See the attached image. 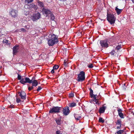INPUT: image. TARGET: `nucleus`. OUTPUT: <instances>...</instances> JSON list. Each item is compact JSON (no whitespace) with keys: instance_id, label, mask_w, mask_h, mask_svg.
<instances>
[{"instance_id":"obj_1","label":"nucleus","mask_w":134,"mask_h":134,"mask_svg":"<svg viewBox=\"0 0 134 134\" xmlns=\"http://www.w3.org/2000/svg\"><path fill=\"white\" fill-rule=\"evenodd\" d=\"M50 39L48 41V44L49 46H52L55 43H57L58 42V37L54 34L50 35Z\"/></svg>"},{"instance_id":"obj_2","label":"nucleus","mask_w":134,"mask_h":134,"mask_svg":"<svg viewBox=\"0 0 134 134\" xmlns=\"http://www.w3.org/2000/svg\"><path fill=\"white\" fill-rule=\"evenodd\" d=\"M107 20L111 24H114L115 22V18L113 14L108 13L107 14Z\"/></svg>"},{"instance_id":"obj_3","label":"nucleus","mask_w":134,"mask_h":134,"mask_svg":"<svg viewBox=\"0 0 134 134\" xmlns=\"http://www.w3.org/2000/svg\"><path fill=\"white\" fill-rule=\"evenodd\" d=\"M85 79V72L83 71H81L77 75V80L79 82H82Z\"/></svg>"},{"instance_id":"obj_4","label":"nucleus","mask_w":134,"mask_h":134,"mask_svg":"<svg viewBox=\"0 0 134 134\" xmlns=\"http://www.w3.org/2000/svg\"><path fill=\"white\" fill-rule=\"evenodd\" d=\"M61 107H54L50 109L49 111V113H59Z\"/></svg>"},{"instance_id":"obj_5","label":"nucleus","mask_w":134,"mask_h":134,"mask_svg":"<svg viewBox=\"0 0 134 134\" xmlns=\"http://www.w3.org/2000/svg\"><path fill=\"white\" fill-rule=\"evenodd\" d=\"M31 81L30 80L28 77H26L25 79H24L22 77V79L20 80V82L22 84H24L26 83H31Z\"/></svg>"},{"instance_id":"obj_6","label":"nucleus","mask_w":134,"mask_h":134,"mask_svg":"<svg viewBox=\"0 0 134 134\" xmlns=\"http://www.w3.org/2000/svg\"><path fill=\"white\" fill-rule=\"evenodd\" d=\"M12 17L15 18L17 17L18 15V11L14 9H12L10 12L9 13Z\"/></svg>"},{"instance_id":"obj_7","label":"nucleus","mask_w":134,"mask_h":134,"mask_svg":"<svg viewBox=\"0 0 134 134\" xmlns=\"http://www.w3.org/2000/svg\"><path fill=\"white\" fill-rule=\"evenodd\" d=\"M100 44L102 47L107 48L108 46L107 40H105L100 41Z\"/></svg>"},{"instance_id":"obj_8","label":"nucleus","mask_w":134,"mask_h":134,"mask_svg":"<svg viewBox=\"0 0 134 134\" xmlns=\"http://www.w3.org/2000/svg\"><path fill=\"white\" fill-rule=\"evenodd\" d=\"M18 94L20 97L21 99L25 100L26 97V94L24 92L21 91L18 92Z\"/></svg>"},{"instance_id":"obj_9","label":"nucleus","mask_w":134,"mask_h":134,"mask_svg":"<svg viewBox=\"0 0 134 134\" xmlns=\"http://www.w3.org/2000/svg\"><path fill=\"white\" fill-rule=\"evenodd\" d=\"M63 114L65 115H68L70 113L69 108L68 106L64 108L63 110Z\"/></svg>"},{"instance_id":"obj_10","label":"nucleus","mask_w":134,"mask_h":134,"mask_svg":"<svg viewBox=\"0 0 134 134\" xmlns=\"http://www.w3.org/2000/svg\"><path fill=\"white\" fill-rule=\"evenodd\" d=\"M42 12L43 14L46 15V16H49L52 13L50 11L47 9L43 8L42 9Z\"/></svg>"},{"instance_id":"obj_11","label":"nucleus","mask_w":134,"mask_h":134,"mask_svg":"<svg viewBox=\"0 0 134 134\" xmlns=\"http://www.w3.org/2000/svg\"><path fill=\"white\" fill-rule=\"evenodd\" d=\"M116 123L118 125V126L116 127V129L118 130L120 129L121 125V119L118 120L117 122H116Z\"/></svg>"},{"instance_id":"obj_12","label":"nucleus","mask_w":134,"mask_h":134,"mask_svg":"<svg viewBox=\"0 0 134 134\" xmlns=\"http://www.w3.org/2000/svg\"><path fill=\"white\" fill-rule=\"evenodd\" d=\"M117 111L118 112V115L121 118H124V115L122 113V110H121V109L118 108Z\"/></svg>"},{"instance_id":"obj_13","label":"nucleus","mask_w":134,"mask_h":134,"mask_svg":"<svg viewBox=\"0 0 134 134\" xmlns=\"http://www.w3.org/2000/svg\"><path fill=\"white\" fill-rule=\"evenodd\" d=\"M19 48L18 46H15L13 47V53L14 54H15L18 52Z\"/></svg>"},{"instance_id":"obj_14","label":"nucleus","mask_w":134,"mask_h":134,"mask_svg":"<svg viewBox=\"0 0 134 134\" xmlns=\"http://www.w3.org/2000/svg\"><path fill=\"white\" fill-rule=\"evenodd\" d=\"M30 81H31L32 82L31 83H32V86L33 87H36L37 85L38 84V83L36 80H34L33 81L32 80H30Z\"/></svg>"},{"instance_id":"obj_15","label":"nucleus","mask_w":134,"mask_h":134,"mask_svg":"<svg viewBox=\"0 0 134 134\" xmlns=\"http://www.w3.org/2000/svg\"><path fill=\"white\" fill-rule=\"evenodd\" d=\"M105 109L106 107L105 106H103L102 107L100 108L99 110V112L100 113H104Z\"/></svg>"},{"instance_id":"obj_16","label":"nucleus","mask_w":134,"mask_h":134,"mask_svg":"<svg viewBox=\"0 0 134 134\" xmlns=\"http://www.w3.org/2000/svg\"><path fill=\"white\" fill-rule=\"evenodd\" d=\"M115 10L116 12L118 14H119L122 11V9H118L117 7H116Z\"/></svg>"},{"instance_id":"obj_17","label":"nucleus","mask_w":134,"mask_h":134,"mask_svg":"<svg viewBox=\"0 0 134 134\" xmlns=\"http://www.w3.org/2000/svg\"><path fill=\"white\" fill-rule=\"evenodd\" d=\"M40 17V14L39 13H37L35 16V20H37L39 19Z\"/></svg>"},{"instance_id":"obj_18","label":"nucleus","mask_w":134,"mask_h":134,"mask_svg":"<svg viewBox=\"0 0 134 134\" xmlns=\"http://www.w3.org/2000/svg\"><path fill=\"white\" fill-rule=\"evenodd\" d=\"M75 119L77 120H79L81 118V116L78 115L77 114H75L74 115Z\"/></svg>"},{"instance_id":"obj_19","label":"nucleus","mask_w":134,"mask_h":134,"mask_svg":"<svg viewBox=\"0 0 134 134\" xmlns=\"http://www.w3.org/2000/svg\"><path fill=\"white\" fill-rule=\"evenodd\" d=\"M76 105V103L74 102L72 103H69V106L70 107H74Z\"/></svg>"},{"instance_id":"obj_20","label":"nucleus","mask_w":134,"mask_h":134,"mask_svg":"<svg viewBox=\"0 0 134 134\" xmlns=\"http://www.w3.org/2000/svg\"><path fill=\"white\" fill-rule=\"evenodd\" d=\"M124 132V130H120L117 131L115 134H116V133H117V134H122Z\"/></svg>"},{"instance_id":"obj_21","label":"nucleus","mask_w":134,"mask_h":134,"mask_svg":"<svg viewBox=\"0 0 134 134\" xmlns=\"http://www.w3.org/2000/svg\"><path fill=\"white\" fill-rule=\"evenodd\" d=\"M38 5L40 7H43L44 6V5L43 3L39 1L38 2Z\"/></svg>"},{"instance_id":"obj_22","label":"nucleus","mask_w":134,"mask_h":134,"mask_svg":"<svg viewBox=\"0 0 134 134\" xmlns=\"http://www.w3.org/2000/svg\"><path fill=\"white\" fill-rule=\"evenodd\" d=\"M57 124L58 125H60L61 123V119H57L55 120Z\"/></svg>"},{"instance_id":"obj_23","label":"nucleus","mask_w":134,"mask_h":134,"mask_svg":"<svg viewBox=\"0 0 134 134\" xmlns=\"http://www.w3.org/2000/svg\"><path fill=\"white\" fill-rule=\"evenodd\" d=\"M126 83H124L123 86L122 87V90L123 91H125L126 90Z\"/></svg>"},{"instance_id":"obj_24","label":"nucleus","mask_w":134,"mask_h":134,"mask_svg":"<svg viewBox=\"0 0 134 134\" xmlns=\"http://www.w3.org/2000/svg\"><path fill=\"white\" fill-rule=\"evenodd\" d=\"M3 43H5L6 44L8 45L9 43V41L6 39H4L3 41Z\"/></svg>"},{"instance_id":"obj_25","label":"nucleus","mask_w":134,"mask_h":134,"mask_svg":"<svg viewBox=\"0 0 134 134\" xmlns=\"http://www.w3.org/2000/svg\"><path fill=\"white\" fill-rule=\"evenodd\" d=\"M99 122L103 123L104 122V120L102 118L100 117L99 118Z\"/></svg>"},{"instance_id":"obj_26","label":"nucleus","mask_w":134,"mask_h":134,"mask_svg":"<svg viewBox=\"0 0 134 134\" xmlns=\"http://www.w3.org/2000/svg\"><path fill=\"white\" fill-rule=\"evenodd\" d=\"M90 94L91 97L92 98L93 96V91L91 88H90Z\"/></svg>"},{"instance_id":"obj_27","label":"nucleus","mask_w":134,"mask_h":134,"mask_svg":"<svg viewBox=\"0 0 134 134\" xmlns=\"http://www.w3.org/2000/svg\"><path fill=\"white\" fill-rule=\"evenodd\" d=\"M121 48V45L120 44H119L116 47V49L117 51H119V49Z\"/></svg>"},{"instance_id":"obj_28","label":"nucleus","mask_w":134,"mask_h":134,"mask_svg":"<svg viewBox=\"0 0 134 134\" xmlns=\"http://www.w3.org/2000/svg\"><path fill=\"white\" fill-rule=\"evenodd\" d=\"M49 16H51V19L52 20H53L55 19V17L51 13Z\"/></svg>"},{"instance_id":"obj_29","label":"nucleus","mask_w":134,"mask_h":134,"mask_svg":"<svg viewBox=\"0 0 134 134\" xmlns=\"http://www.w3.org/2000/svg\"><path fill=\"white\" fill-rule=\"evenodd\" d=\"M33 0H25V2L27 3H29L32 2Z\"/></svg>"},{"instance_id":"obj_30","label":"nucleus","mask_w":134,"mask_h":134,"mask_svg":"<svg viewBox=\"0 0 134 134\" xmlns=\"http://www.w3.org/2000/svg\"><path fill=\"white\" fill-rule=\"evenodd\" d=\"M59 67L58 65H55L53 66V68L54 69L57 70L58 69Z\"/></svg>"},{"instance_id":"obj_31","label":"nucleus","mask_w":134,"mask_h":134,"mask_svg":"<svg viewBox=\"0 0 134 134\" xmlns=\"http://www.w3.org/2000/svg\"><path fill=\"white\" fill-rule=\"evenodd\" d=\"M55 134H62V133L61 131L58 130L56 132Z\"/></svg>"},{"instance_id":"obj_32","label":"nucleus","mask_w":134,"mask_h":134,"mask_svg":"<svg viewBox=\"0 0 134 134\" xmlns=\"http://www.w3.org/2000/svg\"><path fill=\"white\" fill-rule=\"evenodd\" d=\"M87 66L90 68H91L93 67V64H90L88 65Z\"/></svg>"},{"instance_id":"obj_33","label":"nucleus","mask_w":134,"mask_h":134,"mask_svg":"<svg viewBox=\"0 0 134 134\" xmlns=\"http://www.w3.org/2000/svg\"><path fill=\"white\" fill-rule=\"evenodd\" d=\"M115 53V51L113 50L111 52H110V53L111 55H114V54Z\"/></svg>"},{"instance_id":"obj_34","label":"nucleus","mask_w":134,"mask_h":134,"mask_svg":"<svg viewBox=\"0 0 134 134\" xmlns=\"http://www.w3.org/2000/svg\"><path fill=\"white\" fill-rule=\"evenodd\" d=\"M18 78L19 80H21L22 79V77L19 74H18Z\"/></svg>"},{"instance_id":"obj_35","label":"nucleus","mask_w":134,"mask_h":134,"mask_svg":"<svg viewBox=\"0 0 134 134\" xmlns=\"http://www.w3.org/2000/svg\"><path fill=\"white\" fill-rule=\"evenodd\" d=\"M67 60H65L64 61V64L66 66L67 65V64L68 63L67 62Z\"/></svg>"},{"instance_id":"obj_36","label":"nucleus","mask_w":134,"mask_h":134,"mask_svg":"<svg viewBox=\"0 0 134 134\" xmlns=\"http://www.w3.org/2000/svg\"><path fill=\"white\" fill-rule=\"evenodd\" d=\"M74 94L72 93H71L69 94V96L70 97H72L74 96Z\"/></svg>"},{"instance_id":"obj_37","label":"nucleus","mask_w":134,"mask_h":134,"mask_svg":"<svg viewBox=\"0 0 134 134\" xmlns=\"http://www.w3.org/2000/svg\"><path fill=\"white\" fill-rule=\"evenodd\" d=\"M14 105H11L9 106V108H14Z\"/></svg>"},{"instance_id":"obj_38","label":"nucleus","mask_w":134,"mask_h":134,"mask_svg":"<svg viewBox=\"0 0 134 134\" xmlns=\"http://www.w3.org/2000/svg\"><path fill=\"white\" fill-rule=\"evenodd\" d=\"M34 88V87L32 86L31 87H29L28 88V90H29L30 91L32 89Z\"/></svg>"},{"instance_id":"obj_39","label":"nucleus","mask_w":134,"mask_h":134,"mask_svg":"<svg viewBox=\"0 0 134 134\" xmlns=\"http://www.w3.org/2000/svg\"><path fill=\"white\" fill-rule=\"evenodd\" d=\"M20 101L21 100L19 98H16V101L17 103H19Z\"/></svg>"},{"instance_id":"obj_40","label":"nucleus","mask_w":134,"mask_h":134,"mask_svg":"<svg viewBox=\"0 0 134 134\" xmlns=\"http://www.w3.org/2000/svg\"><path fill=\"white\" fill-rule=\"evenodd\" d=\"M42 89V87L41 86H38V88L37 89V91H38Z\"/></svg>"},{"instance_id":"obj_41","label":"nucleus","mask_w":134,"mask_h":134,"mask_svg":"<svg viewBox=\"0 0 134 134\" xmlns=\"http://www.w3.org/2000/svg\"><path fill=\"white\" fill-rule=\"evenodd\" d=\"M21 31L23 32H25L26 31V30L24 28H21L20 29Z\"/></svg>"},{"instance_id":"obj_42","label":"nucleus","mask_w":134,"mask_h":134,"mask_svg":"<svg viewBox=\"0 0 134 134\" xmlns=\"http://www.w3.org/2000/svg\"><path fill=\"white\" fill-rule=\"evenodd\" d=\"M94 101L96 102V103L97 104L98 103V100L96 98V99H94Z\"/></svg>"},{"instance_id":"obj_43","label":"nucleus","mask_w":134,"mask_h":134,"mask_svg":"<svg viewBox=\"0 0 134 134\" xmlns=\"http://www.w3.org/2000/svg\"><path fill=\"white\" fill-rule=\"evenodd\" d=\"M97 96V95H94L93 94V96L92 97H93L94 99H96V96Z\"/></svg>"},{"instance_id":"obj_44","label":"nucleus","mask_w":134,"mask_h":134,"mask_svg":"<svg viewBox=\"0 0 134 134\" xmlns=\"http://www.w3.org/2000/svg\"><path fill=\"white\" fill-rule=\"evenodd\" d=\"M54 69L53 68V69H52L51 71V72L52 73V74H53V73H54Z\"/></svg>"},{"instance_id":"obj_45","label":"nucleus","mask_w":134,"mask_h":134,"mask_svg":"<svg viewBox=\"0 0 134 134\" xmlns=\"http://www.w3.org/2000/svg\"><path fill=\"white\" fill-rule=\"evenodd\" d=\"M35 77H33L32 78V79L31 80H32L33 81L35 79Z\"/></svg>"},{"instance_id":"obj_46","label":"nucleus","mask_w":134,"mask_h":134,"mask_svg":"<svg viewBox=\"0 0 134 134\" xmlns=\"http://www.w3.org/2000/svg\"><path fill=\"white\" fill-rule=\"evenodd\" d=\"M28 6V4H26L25 5V7H27Z\"/></svg>"},{"instance_id":"obj_47","label":"nucleus","mask_w":134,"mask_h":134,"mask_svg":"<svg viewBox=\"0 0 134 134\" xmlns=\"http://www.w3.org/2000/svg\"><path fill=\"white\" fill-rule=\"evenodd\" d=\"M28 29H29V27H27V28Z\"/></svg>"}]
</instances>
